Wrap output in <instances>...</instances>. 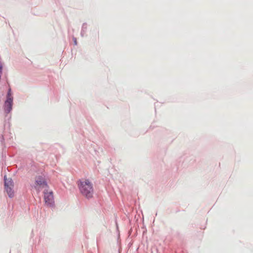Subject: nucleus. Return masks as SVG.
I'll use <instances>...</instances> for the list:
<instances>
[{"label": "nucleus", "mask_w": 253, "mask_h": 253, "mask_svg": "<svg viewBox=\"0 0 253 253\" xmlns=\"http://www.w3.org/2000/svg\"><path fill=\"white\" fill-rule=\"evenodd\" d=\"M78 186L82 195L87 199L93 197L92 184L87 179H82L78 181Z\"/></svg>", "instance_id": "f257e3e1"}, {"label": "nucleus", "mask_w": 253, "mask_h": 253, "mask_svg": "<svg viewBox=\"0 0 253 253\" xmlns=\"http://www.w3.org/2000/svg\"><path fill=\"white\" fill-rule=\"evenodd\" d=\"M32 187L37 191H40L42 189L47 187V184L44 176L42 175L36 176Z\"/></svg>", "instance_id": "f03ea898"}, {"label": "nucleus", "mask_w": 253, "mask_h": 253, "mask_svg": "<svg viewBox=\"0 0 253 253\" xmlns=\"http://www.w3.org/2000/svg\"><path fill=\"white\" fill-rule=\"evenodd\" d=\"M13 104V97L12 96L11 92V88H9L6 100L4 102V111L6 113H9L12 110V107Z\"/></svg>", "instance_id": "7ed1b4c3"}, {"label": "nucleus", "mask_w": 253, "mask_h": 253, "mask_svg": "<svg viewBox=\"0 0 253 253\" xmlns=\"http://www.w3.org/2000/svg\"><path fill=\"white\" fill-rule=\"evenodd\" d=\"M44 198L45 204L47 206H51L53 203V195L51 191L48 192L46 191L44 192Z\"/></svg>", "instance_id": "20e7f679"}, {"label": "nucleus", "mask_w": 253, "mask_h": 253, "mask_svg": "<svg viewBox=\"0 0 253 253\" xmlns=\"http://www.w3.org/2000/svg\"><path fill=\"white\" fill-rule=\"evenodd\" d=\"M12 188H13V187H12V186H5V190L9 197H12L14 195V192H13Z\"/></svg>", "instance_id": "39448f33"}, {"label": "nucleus", "mask_w": 253, "mask_h": 253, "mask_svg": "<svg viewBox=\"0 0 253 253\" xmlns=\"http://www.w3.org/2000/svg\"><path fill=\"white\" fill-rule=\"evenodd\" d=\"M4 186H12L13 187V182L11 178H7L6 176H4Z\"/></svg>", "instance_id": "423d86ee"}, {"label": "nucleus", "mask_w": 253, "mask_h": 253, "mask_svg": "<svg viewBox=\"0 0 253 253\" xmlns=\"http://www.w3.org/2000/svg\"><path fill=\"white\" fill-rule=\"evenodd\" d=\"M73 40L74 41V44L76 45L77 44V41L76 38H73Z\"/></svg>", "instance_id": "0eeeda50"}]
</instances>
